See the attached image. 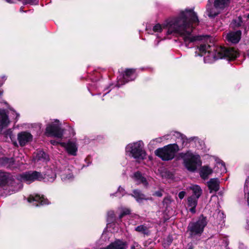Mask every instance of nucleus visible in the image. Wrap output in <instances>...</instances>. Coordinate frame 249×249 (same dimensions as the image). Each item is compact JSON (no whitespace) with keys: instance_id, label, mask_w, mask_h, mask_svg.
Instances as JSON below:
<instances>
[{"instance_id":"37","label":"nucleus","mask_w":249,"mask_h":249,"mask_svg":"<svg viewBox=\"0 0 249 249\" xmlns=\"http://www.w3.org/2000/svg\"><path fill=\"white\" fill-rule=\"evenodd\" d=\"M244 192L245 193L248 192H249V177L246 179L245 186H244Z\"/></svg>"},{"instance_id":"9","label":"nucleus","mask_w":249,"mask_h":249,"mask_svg":"<svg viewBox=\"0 0 249 249\" xmlns=\"http://www.w3.org/2000/svg\"><path fill=\"white\" fill-rule=\"evenodd\" d=\"M33 135L28 131H22L18 133L17 139L19 145L24 146L33 140Z\"/></svg>"},{"instance_id":"20","label":"nucleus","mask_w":249,"mask_h":249,"mask_svg":"<svg viewBox=\"0 0 249 249\" xmlns=\"http://www.w3.org/2000/svg\"><path fill=\"white\" fill-rule=\"evenodd\" d=\"M241 35V32L240 31L231 32L227 34L226 39L230 42L232 43H237L240 39Z\"/></svg>"},{"instance_id":"15","label":"nucleus","mask_w":249,"mask_h":249,"mask_svg":"<svg viewBox=\"0 0 249 249\" xmlns=\"http://www.w3.org/2000/svg\"><path fill=\"white\" fill-rule=\"evenodd\" d=\"M28 201L29 202H35L34 205L36 206H39V204L42 205L48 204L47 199L38 195L35 196L31 195L28 198Z\"/></svg>"},{"instance_id":"27","label":"nucleus","mask_w":249,"mask_h":249,"mask_svg":"<svg viewBox=\"0 0 249 249\" xmlns=\"http://www.w3.org/2000/svg\"><path fill=\"white\" fill-rule=\"evenodd\" d=\"M133 193L131 196L139 203L141 202L143 200L146 199L145 195L142 193L140 190H134L133 191Z\"/></svg>"},{"instance_id":"8","label":"nucleus","mask_w":249,"mask_h":249,"mask_svg":"<svg viewBox=\"0 0 249 249\" xmlns=\"http://www.w3.org/2000/svg\"><path fill=\"white\" fill-rule=\"evenodd\" d=\"M19 178L18 179L21 181L30 184L36 180H41L43 179V175L38 172L30 171L21 174Z\"/></svg>"},{"instance_id":"47","label":"nucleus","mask_w":249,"mask_h":249,"mask_svg":"<svg viewBox=\"0 0 249 249\" xmlns=\"http://www.w3.org/2000/svg\"><path fill=\"white\" fill-rule=\"evenodd\" d=\"M16 119H18V117H19V114L17 112H16Z\"/></svg>"},{"instance_id":"7","label":"nucleus","mask_w":249,"mask_h":249,"mask_svg":"<svg viewBox=\"0 0 249 249\" xmlns=\"http://www.w3.org/2000/svg\"><path fill=\"white\" fill-rule=\"evenodd\" d=\"M64 130L61 127V124L57 120L49 123L46 128V134L48 136H53L57 138H62Z\"/></svg>"},{"instance_id":"41","label":"nucleus","mask_w":249,"mask_h":249,"mask_svg":"<svg viewBox=\"0 0 249 249\" xmlns=\"http://www.w3.org/2000/svg\"><path fill=\"white\" fill-rule=\"evenodd\" d=\"M153 195L157 196L158 197H161L162 196V193L161 191H158L153 194Z\"/></svg>"},{"instance_id":"14","label":"nucleus","mask_w":249,"mask_h":249,"mask_svg":"<svg viewBox=\"0 0 249 249\" xmlns=\"http://www.w3.org/2000/svg\"><path fill=\"white\" fill-rule=\"evenodd\" d=\"M10 123L7 113L4 109H0V133L2 130L7 127Z\"/></svg>"},{"instance_id":"34","label":"nucleus","mask_w":249,"mask_h":249,"mask_svg":"<svg viewBox=\"0 0 249 249\" xmlns=\"http://www.w3.org/2000/svg\"><path fill=\"white\" fill-rule=\"evenodd\" d=\"M130 211L127 209H122L119 215V219H121L124 216L128 214Z\"/></svg>"},{"instance_id":"18","label":"nucleus","mask_w":249,"mask_h":249,"mask_svg":"<svg viewBox=\"0 0 249 249\" xmlns=\"http://www.w3.org/2000/svg\"><path fill=\"white\" fill-rule=\"evenodd\" d=\"M0 164L7 168L13 169L17 168L14 159L13 158H8L3 157L0 158Z\"/></svg>"},{"instance_id":"19","label":"nucleus","mask_w":249,"mask_h":249,"mask_svg":"<svg viewBox=\"0 0 249 249\" xmlns=\"http://www.w3.org/2000/svg\"><path fill=\"white\" fill-rule=\"evenodd\" d=\"M220 181L217 178H211L209 181L207 182V186L210 190L211 193L213 192H216L219 189Z\"/></svg>"},{"instance_id":"54","label":"nucleus","mask_w":249,"mask_h":249,"mask_svg":"<svg viewBox=\"0 0 249 249\" xmlns=\"http://www.w3.org/2000/svg\"><path fill=\"white\" fill-rule=\"evenodd\" d=\"M188 249H192V248L190 247Z\"/></svg>"},{"instance_id":"30","label":"nucleus","mask_w":249,"mask_h":249,"mask_svg":"<svg viewBox=\"0 0 249 249\" xmlns=\"http://www.w3.org/2000/svg\"><path fill=\"white\" fill-rule=\"evenodd\" d=\"M135 230L138 232L143 234L144 235H148L150 234L149 228L143 225L136 227Z\"/></svg>"},{"instance_id":"50","label":"nucleus","mask_w":249,"mask_h":249,"mask_svg":"<svg viewBox=\"0 0 249 249\" xmlns=\"http://www.w3.org/2000/svg\"><path fill=\"white\" fill-rule=\"evenodd\" d=\"M20 12H22V11H23V10H22V8H20Z\"/></svg>"},{"instance_id":"1","label":"nucleus","mask_w":249,"mask_h":249,"mask_svg":"<svg viewBox=\"0 0 249 249\" xmlns=\"http://www.w3.org/2000/svg\"><path fill=\"white\" fill-rule=\"evenodd\" d=\"M199 20L197 16L193 10H185L181 11L178 16L166 20L162 25L156 24L153 27L154 32H161L162 28L167 29L168 35H179L183 39L185 46L190 48L189 44L196 40H202L209 36H196L192 34L193 24H198Z\"/></svg>"},{"instance_id":"42","label":"nucleus","mask_w":249,"mask_h":249,"mask_svg":"<svg viewBox=\"0 0 249 249\" xmlns=\"http://www.w3.org/2000/svg\"><path fill=\"white\" fill-rule=\"evenodd\" d=\"M6 78L5 76L1 77V80H0V86L3 84Z\"/></svg>"},{"instance_id":"10","label":"nucleus","mask_w":249,"mask_h":249,"mask_svg":"<svg viewBox=\"0 0 249 249\" xmlns=\"http://www.w3.org/2000/svg\"><path fill=\"white\" fill-rule=\"evenodd\" d=\"M135 70L133 69H126L125 71V74L123 76V81L121 82V78L119 79L118 81L117 86L120 87V85H122L127 83L129 81L134 80L136 78L135 74Z\"/></svg>"},{"instance_id":"46","label":"nucleus","mask_w":249,"mask_h":249,"mask_svg":"<svg viewBox=\"0 0 249 249\" xmlns=\"http://www.w3.org/2000/svg\"><path fill=\"white\" fill-rule=\"evenodd\" d=\"M7 2L9 3H14L15 2L14 0H5Z\"/></svg>"},{"instance_id":"43","label":"nucleus","mask_w":249,"mask_h":249,"mask_svg":"<svg viewBox=\"0 0 249 249\" xmlns=\"http://www.w3.org/2000/svg\"><path fill=\"white\" fill-rule=\"evenodd\" d=\"M241 18L239 17L238 18V22L237 24H235V26H239L241 25Z\"/></svg>"},{"instance_id":"49","label":"nucleus","mask_w":249,"mask_h":249,"mask_svg":"<svg viewBox=\"0 0 249 249\" xmlns=\"http://www.w3.org/2000/svg\"><path fill=\"white\" fill-rule=\"evenodd\" d=\"M131 249H135V246H133L131 247Z\"/></svg>"},{"instance_id":"45","label":"nucleus","mask_w":249,"mask_h":249,"mask_svg":"<svg viewBox=\"0 0 249 249\" xmlns=\"http://www.w3.org/2000/svg\"><path fill=\"white\" fill-rule=\"evenodd\" d=\"M168 244L169 245L170 244H171L172 243V239L170 238V237H168Z\"/></svg>"},{"instance_id":"16","label":"nucleus","mask_w":249,"mask_h":249,"mask_svg":"<svg viewBox=\"0 0 249 249\" xmlns=\"http://www.w3.org/2000/svg\"><path fill=\"white\" fill-rule=\"evenodd\" d=\"M12 181V177L9 173L0 171V186L11 184Z\"/></svg>"},{"instance_id":"24","label":"nucleus","mask_w":249,"mask_h":249,"mask_svg":"<svg viewBox=\"0 0 249 249\" xmlns=\"http://www.w3.org/2000/svg\"><path fill=\"white\" fill-rule=\"evenodd\" d=\"M198 198L195 197L194 196H192L188 198V206L190 207L189 211L192 213H196V207L197 204V200Z\"/></svg>"},{"instance_id":"52","label":"nucleus","mask_w":249,"mask_h":249,"mask_svg":"<svg viewBox=\"0 0 249 249\" xmlns=\"http://www.w3.org/2000/svg\"><path fill=\"white\" fill-rule=\"evenodd\" d=\"M247 17L248 18H249V14L248 15Z\"/></svg>"},{"instance_id":"32","label":"nucleus","mask_w":249,"mask_h":249,"mask_svg":"<svg viewBox=\"0 0 249 249\" xmlns=\"http://www.w3.org/2000/svg\"><path fill=\"white\" fill-rule=\"evenodd\" d=\"M125 194V192L124 189L123 188L121 187V186H119L117 191L115 194H111L110 196H115L120 198L124 196Z\"/></svg>"},{"instance_id":"35","label":"nucleus","mask_w":249,"mask_h":249,"mask_svg":"<svg viewBox=\"0 0 249 249\" xmlns=\"http://www.w3.org/2000/svg\"><path fill=\"white\" fill-rule=\"evenodd\" d=\"M169 136V135H167L164 136L162 137L156 138V139L151 141L150 142V143L153 142H160L162 141L163 139H168Z\"/></svg>"},{"instance_id":"33","label":"nucleus","mask_w":249,"mask_h":249,"mask_svg":"<svg viewBox=\"0 0 249 249\" xmlns=\"http://www.w3.org/2000/svg\"><path fill=\"white\" fill-rule=\"evenodd\" d=\"M107 220L108 222H112L115 220L114 212L112 211H109L107 213Z\"/></svg>"},{"instance_id":"6","label":"nucleus","mask_w":249,"mask_h":249,"mask_svg":"<svg viewBox=\"0 0 249 249\" xmlns=\"http://www.w3.org/2000/svg\"><path fill=\"white\" fill-rule=\"evenodd\" d=\"M179 150V147L177 143L170 144L157 149L155 153L156 156L162 160H169L173 159L176 153Z\"/></svg>"},{"instance_id":"2","label":"nucleus","mask_w":249,"mask_h":249,"mask_svg":"<svg viewBox=\"0 0 249 249\" xmlns=\"http://www.w3.org/2000/svg\"><path fill=\"white\" fill-rule=\"evenodd\" d=\"M238 54V52L233 48H226L221 46L211 48L210 45L206 43L200 44L198 47V51L196 52V56L206 55L204 57V61L208 63L222 58L234 59Z\"/></svg>"},{"instance_id":"13","label":"nucleus","mask_w":249,"mask_h":249,"mask_svg":"<svg viewBox=\"0 0 249 249\" xmlns=\"http://www.w3.org/2000/svg\"><path fill=\"white\" fill-rule=\"evenodd\" d=\"M60 144L65 147L67 152L71 155L76 156L77 151V146L75 142L69 141L67 143L61 142Z\"/></svg>"},{"instance_id":"3","label":"nucleus","mask_w":249,"mask_h":249,"mask_svg":"<svg viewBox=\"0 0 249 249\" xmlns=\"http://www.w3.org/2000/svg\"><path fill=\"white\" fill-rule=\"evenodd\" d=\"M125 152L129 156L138 160L145 158L146 153L143 150V143L141 141L127 144L125 147Z\"/></svg>"},{"instance_id":"40","label":"nucleus","mask_w":249,"mask_h":249,"mask_svg":"<svg viewBox=\"0 0 249 249\" xmlns=\"http://www.w3.org/2000/svg\"><path fill=\"white\" fill-rule=\"evenodd\" d=\"M218 217L220 219H223L225 218V216L223 212L219 211V212L218 213Z\"/></svg>"},{"instance_id":"48","label":"nucleus","mask_w":249,"mask_h":249,"mask_svg":"<svg viewBox=\"0 0 249 249\" xmlns=\"http://www.w3.org/2000/svg\"><path fill=\"white\" fill-rule=\"evenodd\" d=\"M14 144L15 145L18 146V143H17V142H14Z\"/></svg>"},{"instance_id":"29","label":"nucleus","mask_w":249,"mask_h":249,"mask_svg":"<svg viewBox=\"0 0 249 249\" xmlns=\"http://www.w3.org/2000/svg\"><path fill=\"white\" fill-rule=\"evenodd\" d=\"M214 6L221 10L227 7L229 3V0H215Z\"/></svg>"},{"instance_id":"12","label":"nucleus","mask_w":249,"mask_h":249,"mask_svg":"<svg viewBox=\"0 0 249 249\" xmlns=\"http://www.w3.org/2000/svg\"><path fill=\"white\" fill-rule=\"evenodd\" d=\"M173 136L176 138L177 142L180 144L181 148L185 147L190 141L196 139L195 137L187 139L185 135L178 132H174Z\"/></svg>"},{"instance_id":"26","label":"nucleus","mask_w":249,"mask_h":249,"mask_svg":"<svg viewBox=\"0 0 249 249\" xmlns=\"http://www.w3.org/2000/svg\"><path fill=\"white\" fill-rule=\"evenodd\" d=\"M134 179L137 182V183H142L144 186H147L148 183L146 178L142 177V174L139 172H137L134 173L133 176Z\"/></svg>"},{"instance_id":"53","label":"nucleus","mask_w":249,"mask_h":249,"mask_svg":"<svg viewBox=\"0 0 249 249\" xmlns=\"http://www.w3.org/2000/svg\"><path fill=\"white\" fill-rule=\"evenodd\" d=\"M159 42V41H158V42H157V44H156V45H158V44Z\"/></svg>"},{"instance_id":"28","label":"nucleus","mask_w":249,"mask_h":249,"mask_svg":"<svg viewBox=\"0 0 249 249\" xmlns=\"http://www.w3.org/2000/svg\"><path fill=\"white\" fill-rule=\"evenodd\" d=\"M189 188L193 191V196L197 198H199L202 193L200 187L197 185H192Z\"/></svg>"},{"instance_id":"23","label":"nucleus","mask_w":249,"mask_h":249,"mask_svg":"<svg viewBox=\"0 0 249 249\" xmlns=\"http://www.w3.org/2000/svg\"><path fill=\"white\" fill-rule=\"evenodd\" d=\"M213 169L208 165H204L200 168L199 174L200 177L203 179H206L212 174Z\"/></svg>"},{"instance_id":"21","label":"nucleus","mask_w":249,"mask_h":249,"mask_svg":"<svg viewBox=\"0 0 249 249\" xmlns=\"http://www.w3.org/2000/svg\"><path fill=\"white\" fill-rule=\"evenodd\" d=\"M221 11L219 8L215 6L214 5L213 6L210 5V0H209V3L206 6V13L209 17L212 18L215 17L220 13Z\"/></svg>"},{"instance_id":"17","label":"nucleus","mask_w":249,"mask_h":249,"mask_svg":"<svg viewBox=\"0 0 249 249\" xmlns=\"http://www.w3.org/2000/svg\"><path fill=\"white\" fill-rule=\"evenodd\" d=\"M127 244L124 241L116 240L106 248L101 249H126Z\"/></svg>"},{"instance_id":"4","label":"nucleus","mask_w":249,"mask_h":249,"mask_svg":"<svg viewBox=\"0 0 249 249\" xmlns=\"http://www.w3.org/2000/svg\"><path fill=\"white\" fill-rule=\"evenodd\" d=\"M207 222L206 217L201 215L196 222H190L187 228V231L192 238H196L199 237L204 231Z\"/></svg>"},{"instance_id":"39","label":"nucleus","mask_w":249,"mask_h":249,"mask_svg":"<svg viewBox=\"0 0 249 249\" xmlns=\"http://www.w3.org/2000/svg\"><path fill=\"white\" fill-rule=\"evenodd\" d=\"M185 192L184 191L180 192L178 194V197L180 199H182L185 195Z\"/></svg>"},{"instance_id":"44","label":"nucleus","mask_w":249,"mask_h":249,"mask_svg":"<svg viewBox=\"0 0 249 249\" xmlns=\"http://www.w3.org/2000/svg\"><path fill=\"white\" fill-rule=\"evenodd\" d=\"M51 143L53 144V145H55V144H57L58 143L60 144V142H56L55 141H54V140H52L50 141Z\"/></svg>"},{"instance_id":"38","label":"nucleus","mask_w":249,"mask_h":249,"mask_svg":"<svg viewBox=\"0 0 249 249\" xmlns=\"http://www.w3.org/2000/svg\"><path fill=\"white\" fill-rule=\"evenodd\" d=\"M171 201V199L170 197H165L163 200V204H168Z\"/></svg>"},{"instance_id":"25","label":"nucleus","mask_w":249,"mask_h":249,"mask_svg":"<svg viewBox=\"0 0 249 249\" xmlns=\"http://www.w3.org/2000/svg\"><path fill=\"white\" fill-rule=\"evenodd\" d=\"M56 177L55 171H53L52 169H48L44 177L43 176V179L49 182H53L54 180Z\"/></svg>"},{"instance_id":"22","label":"nucleus","mask_w":249,"mask_h":249,"mask_svg":"<svg viewBox=\"0 0 249 249\" xmlns=\"http://www.w3.org/2000/svg\"><path fill=\"white\" fill-rule=\"evenodd\" d=\"M35 162H46L49 159L48 155L43 151H39L36 152L34 157Z\"/></svg>"},{"instance_id":"36","label":"nucleus","mask_w":249,"mask_h":249,"mask_svg":"<svg viewBox=\"0 0 249 249\" xmlns=\"http://www.w3.org/2000/svg\"><path fill=\"white\" fill-rule=\"evenodd\" d=\"M19 1H21L23 3L26 4H36L37 2V0H18Z\"/></svg>"},{"instance_id":"5","label":"nucleus","mask_w":249,"mask_h":249,"mask_svg":"<svg viewBox=\"0 0 249 249\" xmlns=\"http://www.w3.org/2000/svg\"><path fill=\"white\" fill-rule=\"evenodd\" d=\"M181 157L183 160L184 166L189 171L194 172L201 164L199 156L190 151L182 153Z\"/></svg>"},{"instance_id":"11","label":"nucleus","mask_w":249,"mask_h":249,"mask_svg":"<svg viewBox=\"0 0 249 249\" xmlns=\"http://www.w3.org/2000/svg\"><path fill=\"white\" fill-rule=\"evenodd\" d=\"M59 174L63 181H71L74 178L71 167L69 166L61 168Z\"/></svg>"},{"instance_id":"51","label":"nucleus","mask_w":249,"mask_h":249,"mask_svg":"<svg viewBox=\"0 0 249 249\" xmlns=\"http://www.w3.org/2000/svg\"><path fill=\"white\" fill-rule=\"evenodd\" d=\"M8 131L10 133L12 132V131L10 130H9Z\"/></svg>"},{"instance_id":"31","label":"nucleus","mask_w":249,"mask_h":249,"mask_svg":"<svg viewBox=\"0 0 249 249\" xmlns=\"http://www.w3.org/2000/svg\"><path fill=\"white\" fill-rule=\"evenodd\" d=\"M216 166L220 168V172L221 173H225L226 169L224 163L220 159H216Z\"/></svg>"}]
</instances>
